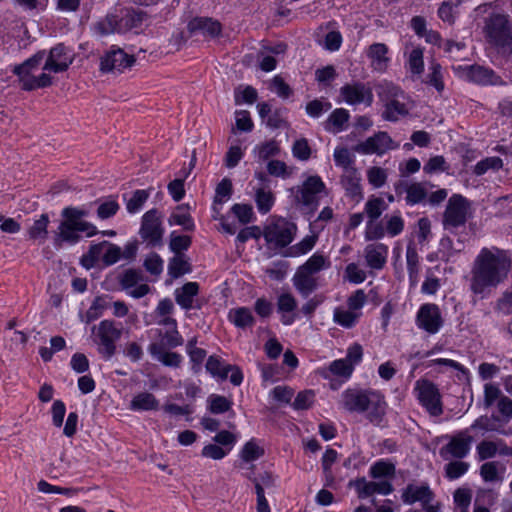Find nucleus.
Wrapping results in <instances>:
<instances>
[{
	"instance_id": "24",
	"label": "nucleus",
	"mask_w": 512,
	"mask_h": 512,
	"mask_svg": "<svg viewBox=\"0 0 512 512\" xmlns=\"http://www.w3.org/2000/svg\"><path fill=\"white\" fill-rule=\"evenodd\" d=\"M395 192L398 195L406 193L408 205L419 204L427 197V191L422 183L409 184L405 181H399L395 184Z\"/></svg>"
},
{
	"instance_id": "63",
	"label": "nucleus",
	"mask_w": 512,
	"mask_h": 512,
	"mask_svg": "<svg viewBox=\"0 0 512 512\" xmlns=\"http://www.w3.org/2000/svg\"><path fill=\"white\" fill-rule=\"evenodd\" d=\"M280 148L276 141L271 140L263 143L257 148V157L259 160L265 161L272 156L278 155Z\"/></svg>"
},
{
	"instance_id": "57",
	"label": "nucleus",
	"mask_w": 512,
	"mask_h": 512,
	"mask_svg": "<svg viewBox=\"0 0 512 512\" xmlns=\"http://www.w3.org/2000/svg\"><path fill=\"white\" fill-rule=\"evenodd\" d=\"M231 211L243 225H246L253 220V208L249 204H234Z\"/></svg>"
},
{
	"instance_id": "23",
	"label": "nucleus",
	"mask_w": 512,
	"mask_h": 512,
	"mask_svg": "<svg viewBox=\"0 0 512 512\" xmlns=\"http://www.w3.org/2000/svg\"><path fill=\"white\" fill-rule=\"evenodd\" d=\"M187 29L190 34L200 33L212 38L220 35L222 27L220 22L212 18L197 17L189 21Z\"/></svg>"
},
{
	"instance_id": "58",
	"label": "nucleus",
	"mask_w": 512,
	"mask_h": 512,
	"mask_svg": "<svg viewBox=\"0 0 512 512\" xmlns=\"http://www.w3.org/2000/svg\"><path fill=\"white\" fill-rule=\"evenodd\" d=\"M386 232L391 237H395L402 233L404 230V220L400 214H393L386 216Z\"/></svg>"
},
{
	"instance_id": "39",
	"label": "nucleus",
	"mask_w": 512,
	"mask_h": 512,
	"mask_svg": "<svg viewBox=\"0 0 512 512\" xmlns=\"http://www.w3.org/2000/svg\"><path fill=\"white\" fill-rule=\"evenodd\" d=\"M96 30L101 35H108L115 32H122L123 25L116 15H107L96 25Z\"/></svg>"
},
{
	"instance_id": "25",
	"label": "nucleus",
	"mask_w": 512,
	"mask_h": 512,
	"mask_svg": "<svg viewBox=\"0 0 512 512\" xmlns=\"http://www.w3.org/2000/svg\"><path fill=\"white\" fill-rule=\"evenodd\" d=\"M292 281L295 289L303 298H307L318 287L317 278L301 268L297 269Z\"/></svg>"
},
{
	"instance_id": "14",
	"label": "nucleus",
	"mask_w": 512,
	"mask_h": 512,
	"mask_svg": "<svg viewBox=\"0 0 512 512\" xmlns=\"http://www.w3.org/2000/svg\"><path fill=\"white\" fill-rule=\"evenodd\" d=\"M135 63V57L121 48L112 47L100 59V71L103 73L119 72L130 68Z\"/></svg>"
},
{
	"instance_id": "47",
	"label": "nucleus",
	"mask_w": 512,
	"mask_h": 512,
	"mask_svg": "<svg viewBox=\"0 0 512 512\" xmlns=\"http://www.w3.org/2000/svg\"><path fill=\"white\" fill-rule=\"evenodd\" d=\"M360 313H356L352 310L335 309L334 321L345 328H351L359 318Z\"/></svg>"
},
{
	"instance_id": "18",
	"label": "nucleus",
	"mask_w": 512,
	"mask_h": 512,
	"mask_svg": "<svg viewBox=\"0 0 512 512\" xmlns=\"http://www.w3.org/2000/svg\"><path fill=\"white\" fill-rule=\"evenodd\" d=\"M397 145H394L393 140L386 132H378L374 136L367 138L364 142H361L356 147L358 152L363 154H373L376 153L378 155H382L388 150L396 148Z\"/></svg>"
},
{
	"instance_id": "3",
	"label": "nucleus",
	"mask_w": 512,
	"mask_h": 512,
	"mask_svg": "<svg viewBox=\"0 0 512 512\" xmlns=\"http://www.w3.org/2000/svg\"><path fill=\"white\" fill-rule=\"evenodd\" d=\"M341 404L349 412H368L371 422L379 423L386 411L384 396L373 390L347 389L342 393Z\"/></svg>"
},
{
	"instance_id": "9",
	"label": "nucleus",
	"mask_w": 512,
	"mask_h": 512,
	"mask_svg": "<svg viewBox=\"0 0 512 512\" xmlns=\"http://www.w3.org/2000/svg\"><path fill=\"white\" fill-rule=\"evenodd\" d=\"M139 235L143 241L152 247L162 244L164 228L160 212L156 208L148 210L142 216Z\"/></svg>"
},
{
	"instance_id": "53",
	"label": "nucleus",
	"mask_w": 512,
	"mask_h": 512,
	"mask_svg": "<svg viewBox=\"0 0 512 512\" xmlns=\"http://www.w3.org/2000/svg\"><path fill=\"white\" fill-rule=\"evenodd\" d=\"M495 310L504 315L512 314V286L506 288L496 300Z\"/></svg>"
},
{
	"instance_id": "26",
	"label": "nucleus",
	"mask_w": 512,
	"mask_h": 512,
	"mask_svg": "<svg viewBox=\"0 0 512 512\" xmlns=\"http://www.w3.org/2000/svg\"><path fill=\"white\" fill-rule=\"evenodd\" d=\"M367 265L376 270H380L386 263L388 247L382 243L369 244L364 250Z\"/></svg>"
},
{
	"instance_id": "1",
	"label": "nucleus",
	"mask_w": 512,
	"mask_h": 512,
	"mask_svg": "<svg viewBox=\"0 0 512 512\" xmlns=\"http://www.w3.org/2000/svg\"><path fill=\"white\" fill-rule=\"evenodd\" d=\"M512 271L509 251L498 247H483L475 257L470 271L469 289L481 298L505 283Z\"/></svg>"
},
{
	"instance_id": "27",
	"label": "nucleus",
	"mask_w": 512,
	"mask_h": 512,
	"mask_svg": "<svg viewBox=\"0 0 512 512\" xmlns=\"http://www.w3.org/2000/svg\"><path fill=\"white\" fill-rule=\"evenodd\" d=\"M148 351L155 360L162 363L164 366L178 368L181 365L182 356L179 353L163 349V345L151 343L148 347Z\"/></svg>"
},
{
	"instance_id": "30",
	"label": "nucleus",
	"mask_w": 512,
	"mask_h": 512,
	"mask_svg": "<svg viewBox=\"0 0 512 512\" xmlns=\"http://www.w3.org/2000/svg\"><path fill=\"white\" fill-rule=\"evenodd\" d=\"M296 307L297 301L291 293H282L279 295L277 299V309L279 312L283 313L281 320L284 325H291L294 322L295 317L287 315V313L293 312Z\"/></svg>"
},
{
	"instance_id": "42",
	"label": "nucleus",
	"mask_w": 512,
	"mask_h": 512,
	"mask_svg": "<svg viewBox=\"0 0 512 512\" xmlns=\"http://www.w3.org/2000/svg\"><path fill=\"white\" fill-rule=\"evenodd\" d=\"M192 238L188 235H178L176 232L170 234L169 249L174 255H184L183 251L190 248Z\"/></svg>"
},
{
	"instance_id": "35",
	"label": "nucleus",
	"mask_w": 512,
	"mask_h": 512,
	"mask_svg": "<svg viewBox=\"0 0 512 512\" xmlns=\"http://www.w3.org/2000/svg\"><path fill=\"white\" fill-rule=\"evenodd\" d=\"M189 259L184 255H174L168 263V273L172 278H179L191 272Z\"/></svg>"
},
{
	"instance_id": "8",
	"label": "nucleus",
	"mask_w": 512,
	"mask_h": 512,
	"mask_svg": "<svg viewBox=\"0 0 512 512\" xmlns=\"http://www.w3.org/2000/svg\"><path fill=\"white\" fill-rule=\"evenodd\" d=\"M92 332L98 352L105 359H110L116 352V342L121 338L122 329L112 320H103L92 328Z\"/></svg>"
},
{
	"instance_id": "29",
	"label": "nucleus",
	"mask_w": 512,
	"mask_h": 512,
	"mask_svg": "<svg viewBox=\"0 0 512 512\" xmlns=\"http://www.w3.org/2000/svg\"><path fill=\"white\" fill-rule=\"evenodd\" d=\"M468 78L482 85H501L503 81L494 73L493 70L482 66H470L467 74Z\"/></svg>"
},
{
	"instance_id": "45",
	"label": "nucleus",
	"mask_w": 512,
	"mask_h": 512,
	"mask_svg": "<svg viewBox=\"0 0 512 512\" xmlns=\"http://www.w3.org/2000/svg\"><path fill=\"white\" fill-rule=\"evenodd\" d=\"M146 17V13L142 10H126L124 16L121 17L123 30L138 27Z\"/></svg>"
},
{
	"instance_id": "34",
	"label": "nucleus",
	"mask_w": 512,
	"mask_h": 512,
	"mask_svg": "<svg viewBox=\"0 0 512 512\" xmlns=\"http://www.w3.org/2000/svg\"><path fill=\"white\" fill-rule=\"evenodd\" d=\"M349 117V112L346 109H335L326 120L324 127L327 131L338 133L344 129Z\"/></svg>"
},
{
	"instance_id": "31",
	"label": "nucleus",
	"mask_w": 512,
	"mask_h": 512,
	"mask_svg": "<svg viewBox=\"0 0 512 512\" xmlns=\"http://www.w3.org/2000/svg\"><path fill=\"white\" fill-rule=\"evenodd\" d=\"M228 320L237 328L245 329L253 326L255 319L247 307L233 308L228 313Z\"/></svg>"
},
{
	"instance_id": "52",
	"label": "nucleus",
	"mask_w": 512,
	"mask_h": 512,
	"mask_svg": "<svg viewBox=\"0 0 512 512\" xmlns=\"http://www.w3.org/2000/svg\"><path fill=\"white\" fill-rule=\"evenodd\" d=\"M225 366L223 361L215 355H212L208 358L206 362V370L214 377H218L221 380L227 379V371H225Z\"/></svg>"
},
{
	"instance_id": "60",
	"label": "nucleus",
	"mask_w": 512,
	"mask_h": 512,
	"mask_svg": "<svg viewBox=\"0 0 512 512\" xmlns=\"http://www.w3.org/2000/svg\"><path fill=\"white\" fill-rule=\"evenodd\" d=\"M453 498L459 511H468L471 504L472 492L469 488H458L454 491Z\"/></svg>"
},
{
	"instance_id": "15",
	"label": "nucleus",
	"mask_w": 512,
	"mask_h": 512,
	"mask_svg": "<svg viewBox=\"0 0 512 512\" xmlns=\"http://www.w3.org/2000/svg\"><path fill=\"white\" fill-rule=\"evenodd\" d=\"M417 396L420 403L432 416H439L442 414L441 397L438 388L428 380L417 381L416 388Z\"/></svg>"
},
{
	"instance_id": "51",
	"label": "nucleus",
	"mask_w": 512,
	"mask_h": 512,
	"mask_svg": "<svg viewBox=\"0 0 512 512\" xmlns=\"http://www.w3.org/2000/svg\"><path fill=\"white\" fill-rule=\"evenodd\" d=\"M161 341L156 342L157 345H163V349H172L183 344V338L177 329H171L166 331L164 334L159 333Z\"/></svg>"
},
{
	"instance_id": "62",
	"label": "nucleus",
	"mask_w": 512,
	"mask_h": 512,
	"mask_svg": "<svg viewBox=\"0 0 512 512\" xmlns=\"http://www.w3.org/2000/svg\"><path fill=\"white\" fill-rule=\"evenodd\" d=\"M427 83L434 86L438 92L444 89L443 76L441 73V65L432 63L430 66V73L427 75Z\"/></svg>"
},
{
	"instance_id": "40",
	"label": "nucleus",
	"mask_w": 512,
	"mask_h": 512,
	"mask_svg": "<svg viewBox=\"0 0 512 512\" xmlns=\"http://www.w3.org/2000/svg\"><path fill=\"white\" fill-rule=\"evenodd\" d=\"M49 222L50 220L48 214H42L39 219L35 220L28 230V235L30 239H40L42 241H45L48 235L47 228Z\"/></svg>"
},
{
	"instance_id": "22",
	"label": "nucleus",
	"mask_w": 512,
	"mask_h": 512,
	"mask_svg": "<svg viewBox=\"0 0 512 512\" xmlns=\"http://www.w3.org/2000/svg\"><path fill=\"white\" fill-rule=\"evenodd\" d=\"M341 184L346 191V195L356 202L363 198L361 176L356 168H348L343 171Z\"/></svg>"
},
{
	"instance_id": "11",
	"label": "nucleus",
	"mask_w": 512,
	"mask_h": 512,
	"mask_svg": "<svg viewBox=\"0 0 512 512\" xmlns=\"http://www.w3.org/2000/svg\"><path fill=\"white\" fill-rule=\"evenodd\" d=\"M146 282V276L139 269H127L119 277L121 288L135 299L142 298L150 293L151 288Z\"/></svg>"
},
{
	"instance_id": "46",
	"label": "nucleus",
	"mask_w": 512,
	"mask_h": 512,
	"mask_svg": "<svg viewBox=\"0 0 512 512\" xmlns=\"http://www.w3.org/2000/svg\"><path fill=\"white\" fill-rule=\"evenodd\" d=\"M460 460L461 459H458L456 461H450L445 465V476L448 479H458L468 471L470 467L469 463Z\"/></svg>"
},
{
	"instance_id": "10",
	"label": "nucleus",
	"mask_w": 512,
	"mask_h": 512,
	"mask_svg": "<svg viewBox=\"0 0 512 512\" xmlns=\"http://www.w3.org/2000/svg\"><path fill=\"white\" fill-rule=\"evenodd\" d=\"M447 438L448 443L439 450V455L444 460L451 458L463 459L469 454L474 439L468 433V429L459 431L452 436H447Z\"/></svg>"
},
{
	"instance_id": "12",
	"label": "nucleus",
	"mask_w": 512,
	"mask_h": 512,
	"mask_svg": "<svg viewBox=\"0 0 512 512\" xmlns=\"http://www.w3.org/2000/svg\"><path fill=\"white\" fill-rule=\"evenodd\" d=\"M325 189V184L319 176L308 177L302 186L291 189L295 192V201L314 211L318 205V194Z\"/></svg>"
},
{
	"instance_id": "16",
	"label": "nucleus",
	"mask_w": 512,
	"mask_h": 512,
	"mask_svg": "<svg viewBox=\"0 0 512 512\" xmlns=\"http://www.w3.org/2000/svg\"><path fill=\"white\" fill-rule=\"evenodd\" d=\"M416 320L418 327L429 334H436L443 325L440 309L433 303L422 305L417 313Z\"/></svg>"
},
{
	"instance_id": "5",
	"label": "nucleus",
	"mask_w": 512,
	"mask_h": 512,
	"mask_svg": "<svg viewBox=\"0 0 512 512\" xmlns=\"http://www.w3.org/2000/svg\"><path fill=\"white\" fill-rule=\"evenodd\" d=\"M470 217V202L464 196L454 194L449 198L443 213V229L453 235L466 234V223Z\"/></svg>"
},
{
	"instance_id": "38",
	"label": "nucleus",
	"mask_w": 512,
	"mask_h": 512,
	"mask_svg": "<svg viewBox=\"0 0 512 512\" xmlns=\"http://www.w3.org/2000/svg\"><path fill=\"white\" fill-rule=\"evenodd\" d=\"M458 240L456 245H454L453 240L449 236H444L441 238L439 243V252L446 256L447 258L453 255L454 253L461 252L464 249V243L466 241L463 234H458Z\"/></svg>"
},
{
	"instance_id": "37",
	"label": "nucleus",
	"mask_w": 512,
	"mask_h": 512,
	"mask_svg": "<svg viewBox=\"0 0 512 512\" xmlns=\"http://www.w3.org/2000/svg\"><path fill=\"white\" fill-rule=\"evenodd\" d=\"M499 471L503 473L505 467L497 461L486 462L480 467V475L485 482L501 481Z\"/></svg>"
},
{
	"instance_id": "41",
	"label": "nucleus",
	"mask_w": 512,
	"mask_h": 512,
	"mask_svg": "<svg viewBox=\"0 0 512 512\" xmlns=\"http://www.w3.org/2000/svg\"><path fill=\"white\" fill-rule=\"evenodd\" d=\"M329 266L330 262L326 257L319 253H315L299 268L304 269L309 274L315 275Z\"/></svg>"
},
{
	"instance_id": "7",
	"label": "nucleus",
	"mask_w": 512,
	"mask_h": 512,
	"mask_svg": "<svg viewBox=\"0 0 512 512\" xmlns=\"http://www.w3.org/2000/svg\"><path fill=\"white\" fill-rule=\"evenodd\" d=\"M378 94L381 101L385 103L382 113L384 120L395 122L409 114V108L400 101V98H404V92L398 86L385 84L381 86Z\"/></svg>"
},
{
	"instance_id": "28",
	"label": "nucleus",
	"mask_w": 512,
	"mask_h": 512,
	"mask_svg": "<svg viewBox=\"0 0 512 512\" xmlns=\"http://www.w3.org/2000/svg\"><path fill=\"white\" fill-rule=\"evenodd\" d=\"M198 293L199 284L197 282H187L175 290L176 303L185 310L193 309L194 298Z\"/></svg>"
},
{
	"instance_id": "54",
	"label": "nucleus",
	"mask_w": 512,
	"mask_h": 512,
	"mask_svg": "<svg viewBox=\"0 0 512 512\" xmlns=\"http://www.w3.org/2000/svg\"><path fill=\"white\" fill-rule=\"evenodd\" d=\"M255 201L258 210L261 213H267L270 211L274 203V197L270 191H265L264 189L259 188L256 191Z\"/></svg>"
},
{
	"instance_id": "17",
	"label": "nucleus",
	"mask_w": 512,
	"mask_h": 512,
	"mask_svg": "<svg viewBox=\"0 0 512 512\" xmlns=\"http://www.w3.org/2000/svg\"><path fill=\"white\" fill-rule=\"evenodd\" d=\"M341 95L350 105L364 103L370 106L373 102V93L369 86L361 82L347 84L341 88Z\"/></svg>"
},
{
	"instance_id": "32",
	"label": "nucleus",
	"mask_w": 512,
	"mask_h": 512,
	"mask_svg": "<svg viewBox=\"0 0 512 512\" xmlns=\"http://www.w3.org/2000/svg\"><path fill=\"white\" fill-rule=\"evenodd\" d=\"M159 401L149 392H142L133 397L129 408L133 411H151L157 410Z\"/></svg>"
},
{
	"instance_id": "4",
	"label": "nucleus",
	"mask_w": 512,
	"mask_h": 512,
	"mask_svg": "<svg viewBox=\"0 0 512 512\" xmlns=\"http://www.w3.org/2000/svg\"><path fill=\"white\" fill-rule=\"evenodd\" d=\"M44 55V52H38L23 63L14 66L13 73L18 77L22 90L33 91L53 84L52 77L48 73L43 72L37 77L34 76V72L40 68Z\"/></svg>"
},
{
	"instance_id": "33",
	"label": "nucleus",
	"mask_w": 512,
	"mask_h": 512,
	"mask_svg": "<svg viewBox=\"0 0 512 512\" xmlns=\"http://www.w3.org/2000/svg\"><path fill=\"white\" fill-rule=\"evenodd\" d=\"M406 262L411 286L418 282L419 274V256L413 243H409L406 248Z\"/></svg>"
},
{
	"instance_id": "43",
	"label": "nucleus",
	"mask_w": 512,
	"mask_h": 512,
	"mask_svg": "<svg viewBox=\"0 0 512 512\" xmlns=\"http://www.w3.org/2000/svg\"><path fill=\"white\" fill-rule=\"evenodd\" d=\"M232 182L230 179L224 178L217 185L214 197V211L216 214H219V211L216 208V205L222 204L226 202L232 195Z\"/></svg>"
},
{
	"instance_id": "50",
	"label": "nucleus",
	"mask_w": 512,
	"mask_h": 512,
	"mask_svg": "<svg viewBox=\"0 0 512 512\" xmlns=\"http://www.w3.org/2000/svg\"><path fill=\"white\" fill-rule=\"evenodd\" d=\"M502 166L503 161L500 157H487L475 165L473 172L475 175L481 176L490 169L499 170Z\"/></svg>"
},
{
	"instance_id": "56",
	"label": "nucleus",
	"mask_w": 512,
	"mask_h": 512,
	"mask_svg": "<svg viewBox=\"0 0 512 512\" xmlns=\"http://www.w3.org/2000/svg\"><path fill=\"white\" fill-rule=\"evenodd\" d=\"M263 454V448L258 446L256 442H254L253 440H250L244 445L241 451V458L245 462H251L259 459L260 457L263 456Z\"/></svg>"
},
{
	"instance_id": "44",
	"label": "nucleus",
	"mask_w": 512,
	"mask_h": 512,
	"mask_svg": "<svg viewBox=\"0 0 512 512\" xmlns=\"http://www.w3.org/2000/svg\"><path fill=\"white\" fill-rule=\"evenodd\" d=\"M150 196V189L136 190L126 203V209L129 213L134 214L140 211Z\"/></svg>"
},
{
	"instance_id": "20",
	"label": "nucleus",
	"mask_w": 512,
	"mask_h": 512,
	"mask_svg": "<svg viewBox=\"0 0 512 512\" xmlns=\"http://www.w3.org/2000/svg\"><path fill=\"white\" fill-rule=\"evenodd\" d=\"M355 489L359 498H367L373 494L388 495L393 491V486L389 481H367L365 478H359L354 482Z\"/></svg>"
},
{
	"instance_id": "36",
	"label": "nucleus",
	"mask_w": 512,
	"mask_h": 512,
	"mask_svg": "<svg viewBox=\"0 0 512 512\" xmlns=\"http://www.w3.org/2000/svg\"><path fill=\"white\" fill-rule=\"evenodd\" d=\"M387 204L381 197L371 196L365 204L364 212L368 221L375 222L387 209Z\"/></svg>"
},
{
	"instance_id": "49",
	"label": "nucleus",
	"mask_w": 512,
	"mask_h": 512,
	"mask_svg": "<svg viewBox=\"0 0 512 512\" xmlns=\"http://www.w3.org/2000/svg\"><path fill=\"white\" fill-rule=\"evenodd\" d=\"M209 410L213 414H221L229 411L232 402L224 396L212 394L208 398Z\"/></svg>"
},
{
	"instance_id": "13",
	"label": "nucleus",
	"mask_w": 512,
	"mask_h": 512,
	"mask_svg": "<svg viewBox=\"0 0 512 512\" xmlns=\"http://www.w3.org/2000/svg\"><path fill=\"white\" fill-rule=\"evenodd\" d=\"M296 227L286 220H278L265 227L263 236L268 244L283 248L293 241Z\"/></svg>"
},
{
	"instance_id": "55",
	"label": "nucleus",
	"mask_w": 512,
	"mask_h": 512,
	"mask_svg": "<svg viewBox=\"0 0 512 512\" xmlns=\"http://www.w3.org/2000/svg\"><path fill=\"white\" fill-rule=\"evenodd\" d=\"M479 461L495 457L498 452V445L495 441L483 440L476 447Z\"/></svg>"
},
{
	"instance_id": "6",
	"label": "nucleus",
	"mask_w": 512,
	"mask_h": 512,
	"mask_svg": "<svg viewBox=\"0 0 512 512\" xmlns=\"http://www.w3.org/2000/svg\"><path fill=\"white\" fill-rule=\"evenodd\" d=\"M487 41L502 53H512V23L505 14H492L485 21Z\"/></svg>"
},
{
	"instance_id": "19",
	"label": "nucleus",
	"mask_w": 512,
	"mask_h": 512,
	"mask_svg": "<svg viewBox=\"0 0 512 512\" xmlns=\"http://www.w3.org/2000/svg\"><path fill=\"white\" fill-rule=\"evenodd\" d=\"M71 64L72 58L68 55L66 47L58 44L49 51L42 70L60 73L66 71Z\"/></svg>"
},
{
	"instance_id": "2",
	"label": "nucleus",
	"mask_w": 512,
	"mask_h": 512,
	"mask_svg": "<svg viewBox=\"0 0 512 512\" xmlns=\"http://www.w3.org/2000/svg\"><path fill=\"white\" fill-rule=\"evenodd\" d=\"M62 220L54 232V245L61 247L63 244L74 245L81 240L80 233L87 237L98 234L97 227L84 220L88 211L78 207L68 206L61 211Z\"/></svg>"
},
{
	"instance_id": "21",
	"label": "nucleus",
	"mask_w": 512,
	"mask_h": 512,
	"mask_svg": "<svg viewBox=\"0 0 512 512\" xmlns=\"http://www.w3.org/2000/svg\"><path fill=\"white\" fill-rule=\"evenodd\" d=\"M434 492L430 489L427 484L416 486L414 484H408L402 491L401 498L405 504H414L420 502L422 507L434 500Z\"/></svg>"
},
{
	"instance_id": "61",
	"label": "nucleus",
	"mask_w": 512,
	"mask_h": 512,
	"mask_svg": "<svg viewBox=\"0 0 512 512\" xmlns=\"http://www.w3.org/2000/svg\"><path fill=\"white\" fill-rule=\"evenodd\" d=\"M368 182L375 188L382 187L387 180V173L381 167H371L367 171Z\"/></svg>"
},
{
	"instance_id": "64",
	"label": "nucleus",
	"mask_w": 512,
	"mask_h": 512,
	"mask_svg": "<svg viewBox=\"0 0 512 512\" xmlns=\"http://www.w3.org/2000/svg\"><path fill=\"white\" fill-rule=\"evenodd\" d=\"M331 109V103L318 99L312 100L306 105V112L310 117L318 118L323 112Z\"/></svg>"
},
{
	"instance_id": "48",
	"label": "nucleus",
	"mask_w": 512,
	"mask_h": 512,
	"mask_svg": "<svg viewBox=\"0 0 512 512\" xmlns=\"http://www.w3.org/2000/svg\"><path fill=\"white\" fill-rule=\"evenodd\" d=\"M169 225H179L182 226L185 231H193L195 228L193 219L189 212H178L175 210L169 218Z\"/></svg>"
},
{
	"instance_id": "59",
	"label": "nucleus",
	"mask_w": 512,
	"mask_h": 512,
	"mask_svg": "<svg viewBox=\"0 0 512 512\" xmlns=\"http://www.w3.org/2000/svg\"><path fill=\"white\" fill-rule=\"evenodd\" d=\"M395 466L392 463L385 461H378L370 468V475L372 478H381L387 476H394Z\"/></svg>"
}]
</instances>
